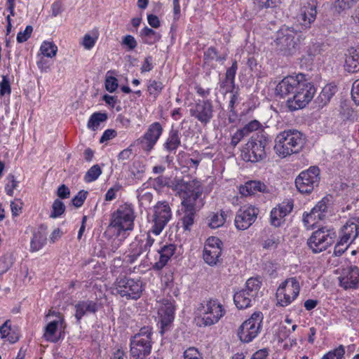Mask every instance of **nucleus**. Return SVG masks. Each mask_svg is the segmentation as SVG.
Returning a JSON list of instances; mask_svg holds the SVG:
<instances>
[{
  "label": "nucleus",
  "instance_id": "f257e3e1",
  "mask_svg": "<svg viewBox=\"0 0 359 359\" xmlns=\"http://www.w3.org/2000/svg\"><path fill=\"white\" fill-rule=\"evenodd\" d=\"M276 94L280 97L292 95L287 100V106L290 111L305 107L313 99L316 88L306 78V75L298 74L285 77L276 88Z\"/></svg>",
  "mask_w": 359,
  "mask_h": 359
},
{
  "label": "nucleus",
  "instance_id": "f03ea898",
  "mask_svg": "<svg viewBox=\"0 0 359 359\" xmlns=\"http://www.w3.org/2000/svg\"><path fill=\"white\" fill-rule=\"evenodd\" d=\"M174 190L182 198V205L184 208V215L182 218V227L184 231H189L194 223L196 201L202 194L200 183L196 180H182L177 182Z\"/></svg>",
  "mask_w": 359,
  "mask_h": 359
},
{
  "label": "nucleus",
  "instance_id": "7ed1b4c3",
  "mask_svg": "<svg viewBox=\"0 0 359 359\" xmlns=\"http://www.w3.org/2000/svg\"><path fill=\"white\" fill-rule=\"evenodd\" d=\"M135 219L133 205L124 203L111 214L109 228L116 236L126 238L134 229Z\"/></svg>",
  "mask_w": 359,
  "mask_h": 359
},
{
  "label": "nucleus",
  "instance_id": "20e7f679",
  "mask_svg": "<svg viewBox=\"0 0 359 359\" xmlns=\"http://www.w3.org/2000/svg\"><path fill=\"white\" fill-rule=\"evenodd\" d=\"M304 135L297 130H287L280 133L275 139L274 151L280 157L298 153L304 144Z\"/></svg>",
  "mask_w": 359,
  "mask_h": 359
},
{
  "label": "nucleus",
  "instance_id": "39448f33",
  "mask_svg": "<svg viewBox=\"0 0 359 359\" xmlns=\"http://www.w3.org/2000/svg\"><path fill=\"white\" fill-rule=\"evenodd\" d=\"M304 39L302 32L293 27H283L277 32L274 46L284 55H292Z\"/></svg>",
  "mask_w": 359,
  "mask_h": 359
},
{
  "label": "nucleus",
  "instance_id": "423d86ee",
  "mask_svg": "<svg viewBox=\"0 0 359 359\" xmlns=\"http://www.w3.org/2000/svg\"><path fill=\"white\" fill-rule=\"evenodd\" d=\"M271 142V137L266 133H257L245 144L243 151L244 159L250 162H258L263 160L266 156Z\"/></svg>",
  "mask_w": 359,
  "mask_h": 359
},
{
  "label": "nucleus",
  "instance_id": "0eeeda50",
  "mask_svg": "<svg viewBox=\"0 0 359 359\" xmlns=\"http://www.w3.org/2000/svg\"><path fill=\"white\" fill-rule=\"evenodd\" d=\"M152 334V328L144 326L130 338V352L133 359H145L151 353Z\"/></svg>",
  "mask_w": 359,
  "mask_h": 359
},
{
  "label": "nucleus",
  "instance_id": "6e6552de",
  "mask_svg": "<svg viewBox=\"0 0 359 359\" xmlns=\"http://www.w3.org/2000/svg\"><path fill=\"white\" fill-rule=\"evenodd\" d=\"M198 311L201 325L205 327L218 323L226 313L224 306L217 299H210L202 303Z\"/></svg>",
  "mask_w": 359,
  "mask_h": 359
},
{
  "label": "nucleus",
  "instance_id": "1a4fd4ad",
  "mask_svg": "<svg viewBox=\"0 0 359 359\" xmlns=\"http://www.w3.org/2000/svg\"><path fill=\"white\" fill-rule=\"evenodd\" d=\"M114 290L121 297L126 299H138L143 291V285L140 279L126 276L116 278L114 284Z\"/></svg>",
  "mask_w": 359,
  "mask_h": 359
},
{
  "label": "nucleus",
  "instance_id": "9d476101",
  "mask_svg": "<svg viewBox=\"0 0 359 359\" xmlns=\"http://www.w3.org/2000/svg\"><path fill=\"white\" fill-rule=\"evenodd\" d=\"M300 283L296 277H290L283 281L276 291L278 304L285 307L291 304L299 296Z\"/></svg>",
  "mask_w": 359,
  "mask_h": 359
},
{
  "label": "nucleus",
  "instance_id": "9b49d317",
  "mask_svg": "<svg viewBox=\"0 0 359 359\" xmlns=\"http://www.w3.org/2000/svg\"><path fill=\"white\" fill-rule=\"evenodd\" d=\"M171 208L166 201H158L153 208L151 226L149 232L155 236L159 235L172 219Z\"/></svg>",
  "mask_w": 359,
  "mask_h": 359
},
{
  "label": "nucleus",
  "instance_id": "f8f14e48",
  "mask_svg": "<svg viewBox=\"0 0 359 359\" xmlns=\"http://www.w3.org/2000/svg\"><path fill=\"white\" fill-rule=\"evenodd\" d=\"M263 319L262 312L253 313L238 329V336L240 340L244 343H249L255 339L262 330Z\"/></svg>",
  "mask_w": 359,
  "mask_h": 359
},
{
  "label": "nucleus",
  "instance_id": "ddd939ff",
  "mask_svg": "<svg viewBox=\"0 0 359 359\" xmlns=\"http://www.w3.org/2000/svg\"><path fill=\"white\" fill-rule=\"evenodd\" d=\"M335 238L336 233L333 229L323 227L312 233L308 239L307 244L313 252L319 253L331 245Z\"/></svg>",
  "mask_w": 359,
  "mask_h": 359
},
{
  "label": "nucleus",
  "instance_id": "4468645a",
  "mask_svg": "<svg viewBox=\"0 0 359 359\" xmlns=\"http://www.w3.org/2000/svg\"><path fill=\"white\" fill-rule=\"evenodd\" d=\"M320 170L317 166H311L302 171L295 180L297 189L302 194H310L318 186Z\"/></svg>",
  "mask_w": 359,
  "mask_h": 359
},
{
  "label": "nucleus",
  "instance_id": "2eb2a0df",
  "mask_svg": "<svg viewBox=\"0 0 359 359\" xmlns=\"http://www.w3.org/2000/svg\"><path fill=\"white\" fill-rule=\"evenodd\" d=\"M154 242L155 239L149 231L143 238L136 237L129 245L127 255L124 258L125 262L129 264L134 263L143 252L150 250Z\"/></svg>",
  "mask_w": 359,
  "mask_h": 359
},
{
  "label": "nucleus",
  "instance_id": "dca6fc26",
  "mask_svg": "<svg viewBox=\"0 0 359 359\" xmlns=\"http://www.w3.org/2000/svg\"><path fill=\"white\" fill-rule=\"evenodd\" d=\"M222 242L215 236L209 237L205 243L203 258L209 266H213L222 262Z\"/></svg>",
  "mask_w": 359,
  "mask_h": 359
},
{
  "label": "nucleus",
  "instance_id": "f3484780",
  "mask_svg": "<svg viewBox=\"0 0 359 359\" xmlns=\"http://www.w3.org/2000/svg\"><path fill=\"white\" fill-rule=\"evenodd\" d=\"M259 209L253 205L241 208L236 212L234 224L238 230L248 229L256 221Z\"/></svg>",
  "mask_w": 359,
  "mask_h": 359
},
{
  "label": "nucleus",
  "instance_id": "a211bd4d",
  "mask_svg": "<svg viewBox=\"0 0 359 359\" xmlns=\"http://www.w3.org/2000/svg\"><path fill=\"white\" fill-rule=\"evenodd\" d=\"M158 323L160 324L161 332L163 334L174 320V302L169 299L158 301Z\"/></svg>",
  "mask_w": 359,
  "mask_h": 359
},
{
  "label": "nucleus",
  "instance_id": "6ab92c4d",
  "mask_svg": "<svg viewBox=\"0 0 359 359\" xmlns=\"http://www.w3.org/2000/svg\"><path fill=\"white\" fill-rule=\"evenodd\" d=\"M190 114L202 124H208L213 117L212 101L211 100H198L190 109Z\"/></svg>",
  "mask_w": 359,
  "mask_h": 359
},
{
  "label": "nucleus",
  "instance_id": "aec40b11",
  "mask_svg": "<svg viewBox=\"0 0 359 359\" xmlns=\"http://www.w3.org/2000/svg\"><path fill=\"white\" fill-rule=\"evenodd\" d=\"M163 126L159 122H154L149 125L147 131L139 139L143 149L151 151L163 134Z\"/></svg>",
  "mask_w": 359,
  "mask_h": 359
},
{
  "label": "nucleus",
  "instance_id": "412c9836",
  "mask_svg": "<svg viewBox=\"0 0 359 359\" xmlns=\"http://www.w3.org/2000/svg\"><path fill=\"white\" fill-rule=\"evenodd\" d=\"M316 6L317 4L314 0L306 2L301 6L297 15V20L300 22L303 29L310 27L311 24L315 21L317 14Z\"/></svg>",
  "mask_w": 359,
  "mask_h": 359
},
{
  "label": "nucleus",
  "instance_id": "4be33fe9",
  "mask_svg": "<svg viewBox=\"0 0 359 359\" xmlns=\"http://www.w3.org/2000/svg\"><path fill=\"white\" fill-rule=\"evenodd\" d=\"M340 285L344 289H355L359 285V269L350 266L343 269L339 277Z\"/></svg>",
  "mask_w": 359,
  "mask_h": 359
},
{
  "label": "nucleus",
  "instance_id": "5701e85b",
  "mask_svg": "<svg viewBox=\"0 0 359 359\" xmlns=\"http://www.w3.org/2000/svg\"><path fill=\"white\" fill-rule=\"evenodd\" d=\"M100 305L95 301L83 300L75 304V317L79 323L81 319L86 315L95 313L99 309Z\"/></svg>",
  "mask_w": 359,
  "mask_h": 359
},
{
  "label": "nucleus",
  "instance_id": "b1692460",
  "mask_svg": "<svg viewBox=\"0 0 359 359\" xmlns=\"http://www.w3.org/2000/svg\"><path fill=\"white\" fill-rule=\"evenodd\" d=\"M176 250V245L174 244L165 245L157 250L158 255V261L155 262L154 269H162L173 256Z\"/></svg>",
  "mask_w": 359,
  "mask_h": 359
},
{
  "label": "nucleus",
  "instance_id": "393cba45",
  "mask_svg": "<svg viewBox=\"0 0 359 359\" xmlns=\"http://www.w3.org/2000/svg\"><path fill=\"white\" fill-rule=\"evenodd\" d=\"M181 145V134L180 132L172 128L168 137L163 144V149L168 154H175L178 147Z\"/></svg>",
  "mask_w": 359,
  "mask_h": 359
},
{
  "label": "nucleus",
  "instance_id": "a878e982",
  "mask_svg": "<svg viewBox=\"0 0 359 359\" xmlns=\"http://www.w3.org/2000/svg\"><path fill=\"white\" fill-rule=\"evenodd\" d=\"M359 235V224L348 221L341 229L340 238L343 241L352 243Z\"/></svg>",
  "mask_w": 359,
  "mask_h": 359
},
{
  "label": "nucleus",
  "instance_id": "bb28decb",
  "mask_svg": "<svg viewBox=\"0 0 359 359\" xmlns=\"http://www.w3.org/2000/svg\"><path fill=\"white\" fill-rule=\"evenodd\" d=\"M345 69L348 72L359 71V48H351L348 50L345 60Z\"/></svg>",
  "mask_w": 359,
  "mask_h": 359
},
{
  "label": "nucleus",
  "instance_id": "cd10ccee",
  "mask_svg": "<svg viewBox=\"0 0 359 359\" xmlns=\"http://www.w3.org/2000/svg\"><path fill=\"white\" fill-rule=\"evenodd\" d=\"M313 215L316 214L317 217L321 220L325 219L332 213V202L327 198L324 197L312 208Z\"/></svg>",
  "mask_w": 359,
  "mask_h": 359
},
{
  "label": "nucleus",
  "instance_id": "c85d7f7f",
  "mask_svg": "<svg viewBox=\"0 0 359 359\" xmlns=\"http://www.w3.org/2000/svg\"><path fill=\"white\" fill-rule=\"evenodd\" d=\"M255 298L252 294L242 289L235 293L233 301L237 308L244 309L252 305V302L255 300Z\"/></svg>",
  "mask_w": 359,
  "mask_h": 359
},
{
  "label": "nucleus",
  "instance_id": "c756f323",
  "mask_svg": "<svg viewBox=\"0 0 359 359\" xmlns=\"http://www.w3.org/2000/svg\"><path fill=\"white\" fill-rule=\"evenodd\" d=\"M337 92V86L332 84L325 86L317 97V102L320 107L325 106Z\"/></svg>",
  "mask_w": 359,
  "mask_h": 359
},
{
  "label": "nucleus",
  "instance_id": "7c9ffc66",
  "mask_svg": "<svg viewBox=\"0 0 359 359\" xmlns=\"http://www.w3.org/2000/svg\"><path fill=\"white\" fill-rule=\"evenodd\" d=\"M136 194L140 206L147 208L150 205L154 198V194L152 191L147 190L145 184L137 189Z\"/></svg>",
  "mask_w": 359,
  "mask_h": 359
},
{
  "label": "nucleus",
  "instance_id": "2f4dec72",
  "mask_svg": "<svg viewBox=\"0 0 359 359\" xmlns=\"http://www.w3.org/2000/svg\"><path fill=\"white\" fill-rule=\"evenodd\" d=\"M264 184L259 181H249L240 187V193L246 196L255 194L257 191H264Z\"/></svg>",
  "mask_w": 359,
  "mask_h": 359
},
{
  "label": "nucleus",
  "instance_id": "473e14b6",
  "mask_svg": "<svg viewBox=\"0 0 359 359\" xmlns=\"http://www.w3.org/2000/svg\"><path fill=\"white\" fill-rule=\"evenodd\" d=\"M46 235L43 231H34L30 241V251L34 252L40 250L46 245Z\"/></svg>",
  "mask_w": 359,
  "mask_h": 359
},
{
  "label": "nucleus",
  "instance_id": "72a5a7b5",
  "mask_svg": "<svg viewBox=\"0 0 359 359\" xmlns=\"http://www.w3.org/2000/svg\"><path fill=\"white\" fill-rule=\"evenodd\" d=\"M63 323V319L61 318L60 320H53L50 322L46 327H45V332L43 334V337L46 341L50 342H57L58 341V337H56L55 334L58 328L59 325H62Z\"/></svg>",
  "mask_w": 359,
  "mask_h": 359
},
{
  "label": "nucleus",
  "instance_id": "f704fd0d",
  "mask_svg": "<svg viewBox=\"0 0 359 359\" xmlns=\"http://www.w3.org/2000/svg\"><path fill=\"white\" fill-rule=\"evenodd\" d=\"M229 212L221 210L220 212H212L208 217V226L211 229H217L224 225L228 217Z\"/></svg>",
  "mask_w": 359,
  "mask_h": 359
},
{
  "label": "nucleus",
  "instance_id": "c9c22d12",
  "mask_svg": "<svg viewBox=\"0 0 359 359\" xmlns=\"http://www.w3.org/2000/svg\"><path fill=\"white\" fill-rule=\"evenodd\" d=\"M107 120V114L102 112H95L89 118L87 127L91 130H96L100 124Z\"/></svg>",
  "mask_w": 359,
  "mask_h": 359
},
{
  "label": "nucleus",
  "instance_id": "e433bc0d",
  "mask_svg": "<svg viewBox=\"0 0 359 359\" xmlns=\"http://www.w3.org/2000/svg\"><path fill=\"white\" fill-rule=\"evenodd\" d=\"M0 337L7 339L10 343H15L18 339V336L15 332H11V326L10 320H6L0 326Z\"/></svg>",
  "mask_w": 359,
  "mask_h": 359
},
{
  "label": "nucleus",
  "instance_id": "4c0bfd02",
  "mask_svg": "<svg viewBox=\"0 0 359 359\" xmlns=\"http://www.w3.org/2000/svg\"><path fill=\"white\" fill-rule=\"evenodd\" d=\"M102 170L98 164L93 165L86 172L83 180L86 183H90L95 182L102 175Z\"/></svg>",
  "mask_w": 359,
  "mask_h": 359
},
{
  "label": "nucleus",
  "instance_id": "58836bf2",
  "mask_svg": "<svg viewBox=\"0 0 359 359\" xmlns=\"http://www.w3.org/2000/svg\"><path fill=\"white\" fill-rule=\"evenodd\" d=\"M40 51L43 56L52 58L56 55L57 47L53 42L43 41L41 45Z\"/></svg>",
  "mask_w": 359,
  "mask_h": 359
},
{
  "label": "nucleus",
  "instance_id": "ea45409f",
  "mask_svg": "<svg viewBox=\"0 0 359 359\" xmlns=\"http://www.w3.org/2000/svg\"><path fill=\"white\" fill-rule=\"evenodd\" d=\"M261 285L262 282L258 278H250L246 281L245 287L243 290L255 297Z\"/></svg>",
  "mask_w": 359,
  "mask_h": 359
},
{
  "label": "nucleus",
  "instance_id": "a19ab883",
  "mask_svg": "<svg viewBox=\"0 0 359 359\" xmlns=\"http://www.w3.org/2000/svg\"><path fill=\"white\" fill-rule=\"evenodd\" d=\"M141 36L144 38V42L153 44L160 39V35L148 27H144L141 30Z\"/></svg>",
  "mask_w": 359,
  "mask_h": 359
},
{
  "label": "nucleus",
  "instance_id": "79ce46f5",
  "mask_svg": "<svg viewBox=\"0 0 359 359\" xmlns=\"http://www.w3.org/2000/svg\"><path fill=\"white\" fill-rule=\"evenodd\" d=\"M163 88V83L156 80H149L147 86V90L150 96L156 99Z\"/></svg>",
  "mask_w": 359,
  "mask_h": 359
},
{
  "label": "nucleus",
  "instance_id": "37998d69",
  "mask_svg": "<svg viewBox=\"0 0 359 359\" xmlns=\"http://www.w3.org/2000/svg\"><path fill=\"white\" fill-rule=\"evenodd\" d=\"M314 212L312 210L309 212H304L302 217V222L304 226L306 229L313 228L316 226L320 221H322L320 219L317 217L316 214L313 215Z\"/></svg>",
  "mask_w": 359,
  "mask_h": 359
},
{
  "label": "nucleus",
  "instance_id": "c03bdc74",
  "mask_svg": "<svg viewBox=\"0 0 359 359\" xmlns=\"http://www.w3.org/2000/svg\"><path fill=\"white\" fill-rule=\"evenodd\" d=\"M13 264L11 255L6 254L0 257V276L6 273Z\"/></svg>",
  "mask_w": 359,
  "mask_h": 359
},
{
  "label": "nucleus",
  "instance_id": "a18cd8bd",
  "mask_svg": "<svg viewBox=\"0 0 359 359\" xmlns=\"http://www.w3.org/2000/svg\"><path fill=\"white\" fill-rule=\"evenodd\" d=\"M293 201L291 200H286L279 203L275 208L283 218L287 215L293 209Z\"/></svg>",
  "mask_w": 359,
  "mask_h": 359
},
{
  "label": "nucleus",
  "instance_id": "49530a36",
  "mask_svg": "<svg viewBox=\"0 0 359 359\" xmlns=\"http://www.w3.org/2000/svg\"><path fill=\"white\" fill-rule=\"evenodd\" d=\"M345 354V348L343 345H339L334 350L330 351L325 354L321 359H342Z\"/></svg>",
  "mask_w": 359,
  "mask_h": 359
},
{
  "label": "nucleus",
  "instance_id": "de8ad7c7",
  "mask_svg": "<svg viewBox=\"0 0 359 359\" xmlns=\"http://www.w3.org/2000/svg\"><path fill=\"white\" fill-rule=\"evenodd\" d=\"M97 39L98 36L97 33H95L93 35L90 34H86L83 36L82 41H81V44L84 47L85 49L90 50L94 47Z\"/></svg>",
  "mask_w": 359,
  "mask_h": 359
},
{
  "label": "nucleus",
  "instance_id": "09e8293b",
  "mask_svg": "<svg viewBox=\"0 0 359 359\" xmlns=\"http://www.w3.org/2000/svg\"><path fill=\"white\" fill-rule=\"evenodd\" d=\"M65 210V205L62 201L59 199L54 201L52 205V212L50 217L57 218L60 217Z\"/></svg>",
  "mask_w": 359,
  "mask_h": 359
},
{
  "label": "nucleus",
  "instance_id": "8fccbe9b",
  "mask_svg": "<svg viewBox=\"0 0 359 359\" xmlns=\"http://www.w3.org/2000/svg\"><path fill=\"white\" fill-rule=\"evenodd\" d=\"M8 183L5 186V191L7 195L13 196L14 190L18 187L19 182L16 180L15 176L9 174L7 176Z\"/></svg>",
  "mask_w": 359,
  "mask_h": 359
},
{
  "label": "nucleus",
  "instance_id": "3c124183",
  "mask_svg": "<svg viewBox=\"0 0 359 359\" xmlns=\"http://www.w3.org/2000/svg\"><path fill=\"white\" fill-rule=\"evenodd\" d=\"M255 6L259 9L273 8L280 4V0H254Z\"/></svg>",
  "mask_w": 359,
  "mask_h": 359
},
{
  "label": "nucleus",
  "instance_id": "603ef678",
  "mask_svg": "<svg viewBox=\"0 0 359 359\" xmlns=\"http://www.w3.org/2000/svg\"><path fill=\"white\" fill-rule=\"evenodd\" d=\"M280 241V237L278 235L273 234L264 241L263 248L266 249H275Z\"/></svg>",
  "mask_w": 359,
  "mask_h": 359
},
{
  "label": "nucleus",
  "instance_id": "864d4df0",
  "mask_svg": "<svg viewBox=\"0 0 359 359\" xmlns=\"http://www.w3.org/2000/svg\"><path fill=\"white\" fill-rule=\"evenodd\" d=\"M277 210L274 208L271 210L270 214V222L271 224L278 227L280 226L283 222V217H281Z\"/></svg>",
  "mask_w": 359,
  "mask_h": 359
},
{
  "label": "nucleus",
  "instance_id": "5fc2aeb1",
  "mask_svg": "<svg viewBox=\"0 0 359 359\" xmlns=\"http://www.w3.org/2000/svg\"><path fill=\"white\" fill-rule=\"evenodd\" d=\"M88 192L84 190H81L72 198V204L76 208H80L83 204L85 200L87 198Z\"/></svg>",
  "mask_w": 359,
  "mask_h": 359
},
{
  "label": "nucleus",
  "instance_id": "6e6d98bb",
  "mask_svg": "<svg viewBox=\"0 0 359 359\" xmlns=\"http://www.w3.org/2000/svg\"><path fill=\"white\" fill-rule=\"evenodd\" d=\"M184 359H203V358L197 348L190 347L184 351Z\"/></svg>",
  "mask_w": 359,
  "mask_h": 359
},
{
  "label": "nucleus",
  "instance_id": "4d7b16f0",
  "mask_svg": "<svg viewBox=\"0 0 359 359\" xmlns=\"http://www.w3.org/2000/svg\"><path fill=\"white\" fill-rule=\"evenodd\" d=\"M122 187L119 184H115L107 191L104 197L106 201H111L116 197V194L121 189Z\"/></svg>",
  "mask_w": 359,
  "mask_h": 359
},
{
  "label": "nucleus",
  "instance_id": "13d9d810",
  "mask_svg": "<svg viewBox=\"0 0 359 359\" xmlns=\"http://www.w3.org/2000/svg\"><path fill=\"white\" fill-rule=\"evenodd\" d=\"M11 93V88L10 82L7 76H4L2 80L0 82V95L4 96L6 95H9Z\"/></svg>",
  "mask_w": 359,
  "mask_h": 359
},
{
  "label": "nucleus",
  "instance_id": "bf43d9fd",
  "mask_svg": "<svg viewBox=\"0 0 359 359\" xmlns=\"http://www.w3.org/2000/svg\"><path fill=\"white\" fill-rule=\"evenodd\" d=\"M260 127L261 123L257 120H253L246 124L241 130L248 136L250 133L257 130Z\"/></svg>",
  "mask_w": 359,
  "mask_h": 359
},
{
  "label": "nucleus",
  "instance_id": "052dcab7",
  "mask_svg": "<svg viewBox=\"0 0 359 359\" xmlns=\"http://www.w3.org/2000/svg\"><path fill=\"white\" fill-rule=\"evenodd\" d=\"M351 243L343 241L341 238L337 243L334 249V255L341 256L348 248Z\"/></svg>",
  "mask_w": 359,
  "mask_h": 359
},
{
  "label": "nucleus",
  "instance_id": "680f3d73",
  "mask_svg": "<svg viewBox=\"0 0 359 359\" xmlns=\"http://www.w3.org/2000/svg\"><path fill=\"white\" fill-rule=\"evenodd\" d=\"M33 31V27L27 25L23 32H20L17 35V41L18 43H23L26 41L31 36Z\"/></svg>",
  "mask_w": 359,
  "mask_h": 359
},
{
  "label": "nucleus",
  "instance_id": "e2e57ef3",
  "mask_svg": "<svg viewBox=\"0 0 359 359\" xmlns=\"http://www.w3.org/2000/svg\"><path fill=\"white\" fill-rule=\"evenodd\" d=\"M238 69V64L234 61L231 66L227 69L225 76L227 77V81H230L231 84L235 83V76Z\"/></svg>",
  "mask_w": 359,
  "mask_h": 359
},
{
  "label": "nucleus",
  "instance_id": "0e129e2a",
  "mask_svg": "<svg viewBox=\"0 0 359 359\" xmlns=\"http://www.w3.org/2000/svg\"><path fill=\"white\" fill-rule=\"evenodd\" d=\"M106 90L110 93L114 92L118 88V81L114 76H109L105 81Z\"/></svg>",
  "mask_w": 359,
  "mask_h": 359
},
{
  "label": "nucleus",
  "instance_id": "69168bd1",
  "mask_svg": "<svg viewBox=\"0 0 359 359\" xmlns=\"http://www.w3.org/2000/svg\"><path fill=\"white\" fill-rule=\"evenodd\" d=\"M173 273L170 271L165 273L161 277V283L166 287H172L173 285Z\"/></svg>",
  "mask_w": 359,
  "mask_h": 359
},
{
  "label": "nucleus",
  "instance_id": "338daca9",
  "mask_svg": "<svg viewBox=\"0 0 359 359\" xmlns=\"http://www.w3.org/2000/svg\"><path fill=\"white\" fill-rule=\"evenodd\" d=\"M351 97L354 102L359 105V79L353 84L351 90Z\"/></svg>",
  "mask_w": 359,
  "mask_h": 359
},
{
  "label": "nucleus",
  "instance_id": "774afa93",
  "mask_svg": "<svg viewBox=\"0 0 359 359\" xmlns=\"http://www.w3.org/2000/svg\"><path fill=\"white\" fill-rule=\"evenodd\" d=\"M123 44L126 46L129 50H133L137 46V43L134 36L126 35L123 39Z\"/></svg>",
  "mask_w": 359,
  "mask_h": 359
}]
</instances>
